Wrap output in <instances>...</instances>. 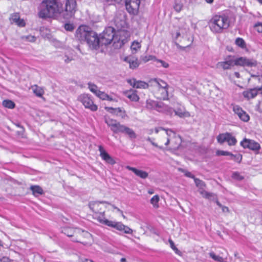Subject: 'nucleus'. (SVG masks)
<instances>
[{
  "label": "nucleus",
  "mask_w": 262,
  "mask_h": 262,
  "mask_svg": "<svg viewBox=\"0 0 262 262\" xmlns=\"http://www.w3.org/2000/svg\"><path fill=\"white\" fill-rule=\"evenodd\" d=\"M115 30L113 28L109 27L106 28L100 35L99 41L100 46H106L114 41L113 46L115 48H120L126 41L125 39L118 38V35L115 36Z\"/></svg>",
  "instance_id": "5"
},
{
  "label": "nucleus",
  "mask_w": 262,
  "mask_h": 262,
  "mask_svg": "<svg viewBox=\"0 0 262 262\" xmlns=\"http://www.w3.org/2000/svg\"><path fill=\"white\" fill-rule=\"evenodd\" d=\"M166 129H164V128L163 127H158V128H156L155 130V132L156 133H158L160 131L162 130V132H165Z\"/></svg>",
  "instance_id": "56"
},
{
  "label": "nucleus",
  "mask_w": 262,
  "mask_h": 262,
  "mask_svg": "<svg viewBox=\"0 0 262 262\" xmlns=\"http://www.w3.org/2000/svg\"><path fill=\"white\" fill-rule=\"evenodd\" d=\"M23 39H25L26 40H28L30 42H35L36 40V37L32 35H28L25 36H23L21 37Z\"/></svg>",
  "instance_id": "46"
},
{
  "label": "nucleus",
  "mask_w": 262,
  "mask_h": 262,
  "mask_svg": "<svg viewBox=\"0 0 262 262\" xmlns=\"http://www.w3.org/2000/svg\"><path fill=\"white\" fill-rule=\"evenodd\" d=\"M228 135V133H226L225 134H220L217 137V140L219 143L220 144H223L224 142H227V138Z\"/></svg>",
  "instance_id": "30"
},
{
  "label": "nucleus",
  "mask_w": 262,
  "mask_h": 262,
  "mask_svg": "<svg viewBox=\"0 0 262 262\" xmlns=\"http://www.w3.org/2000/svg\"><path fill=\"white\" fill-rule=\"evenodd\" d=\"M104 1H106V2H108V3H109V2L112 3V2H119L121 0H104Z\"/></svg>",
  "instance_id": "62"
},
{
  "label": "nucleus",
  "mask_w": 262,
  "mask_h": 262,
  "mask_svg": "<svg viewBox=\"0 0 262 262\" xmlns=\"http://www.w3.org/2000/svg\"><path fill=\"white\" fill-rule=\"evenodd\" d=\"M61 232L69 237H73V242H78L84 245H91L92 242L91 234L87 231L79 228L64 227Z\"/></svg>",
  "instance_id": "3"
},
{
  "label": "nucleus",
  "mask_w": 262,
  "mask_h": 262,
  "mask_svg": "<svg viewBox=\"0 0 262 262\" xmlns=\"http://www.w3.org/2000/svg\"><path fill=\"white\" fill-rule=\"evenodd\" d=\"M168 241H169V243L170 244V247L172 249H173L174 248H176V247L174 245V242L171 239H169L168 240Z\"/></svg>",
  "instance_id": "57"
},
{
  "label": "nucleus",
  "mask_w": 262,
  "mask_h": 262,
  "mask_svg": "<svg viewBox=\"0 0 262 262\" xmlns=\"http://www.w3.org/2000/svg\"><path fill=\"white\" fill-rule=\"evenodd\" d=\"M80 260L81 262H93L92 260H89L88 259H86V258H84V259L80 258Z\"/></svg>",
  "instance_id": "59"
},
{
  "label": "nucleus",
  "mask_w": 262,
  "mask_h": 262,
  "mask_svg": "<svg viewBox=\"0 0 262 262\" xmlns=\"http://www.w3.org/2000/svg\"><path fill=\"white\" fill-rule=\"evenodd\" d=\"M126 168L129 170L133 171L137 176L142 179H146L148 176V173L145 171L139 170L136 168L130 167L129 166H127Z\"/></svg>",
  "instance_id": "22"
},
{
  "label": "nucleus",
  "mask_w": 262,
  "mask_h": 262,
  "mask_svg": "<svg viewBox=\"0 0 262 262\" xmlns=\"http://www.w3.org/2000/svg\"><path fill=\"white\" fill-rule=\"evenodd\" d=\"M168 88H164L158 91V93H160V95L158 96V98L160 99L166 100L168 97ZM158 95V94H157Z\"/></svg>",
  "instance_id": "27"
},
{
  "label": "nucleus",
  "mask_w": 262,
  "mask_h": 262,
  "mask_svg": "<svg viewBox=\"0 0 262 262\" xmlns=\"http://www.w3.org/2000/svg\"><path fill=\"white\" fill-rule=\"evenodd\" d=\"M100 156L108 164L114 165L116 163L115 160L104 149L101 145L99 146Z\"/></svg>",
  "instance_id": "18"
},
{
  "label": "nucleus",
  "mask_w": 262,
  "mask_h": 262,
  "mask_svg": "<svg viewBox=\"0 0 262 262\" xmlns=\"http://www.w3.org/2000/svg\"><path fill=\"white\" fill-rule=\"evenodd\" d=\"M235 64L236 66L253 67L257 66V62L253 59L242 57L235 59Z\"/></svg>",
  "instance_id": "13"
},
{
  "label": "nucleus",
  "mask_w": 262,
  "mask_h": 262,
  "mask_svg": "<svg viewBox=\"0 0 262 262\" xmlns=\"http://www.w3.org/2000/svg\"><path fill=\"white\" fill-rule=\"evenodd\" d=\"M235 43L237 46L242 48H245L246 46L245 41L241 38H237L235 40Z\"/></svg>",
  "instance_id": "42"
},
{
  "label": "nucleus",
  "mask_w": 262,
  "mask_h": 262,
  "mask_svg": "<svg viewBox=\"0 0 262 262\" xmlns=\"http://www.w3.org/2000/svg\"><path fill=\"white\" fill-rule=\"evenodd\" d=\"M233 179L237 180H242L244 179L243 177L241 176L239 173L237 172H234L232 176Z\"/></svg>",
  "instance_id": "48"
},
{
  "label": "nucleus",
  "mask_w": 262,
  "mask_h": 262,
  "mask_svg": "<svg viewBox=\"0 0 262 262\" xmlns=\"http://www.w3.org/2000/svg\"><path fill=\"white\" fill-rule=\"evenodd\" d=\"M234 74L237 78H239L240 76V74L238 72H235Z\"/></svg>",
  "instance_id": "63"
},
{
  "label": "nucleus",
  "mask_w": 262,
  "mask_h": 262,
  "mask_svg": "<svg viewBox=\"0 0 262 262\" xmlns=\"http://www.w3.org/2000/svg\"><path fill=\"white\" fill-rule=\"evenodd\" d=\"M141 48L140 43L138 41H134L130 47L132 50L136 52L139 49Z\"/></svg>",
  "instance_id": "43"
},
{
  "label": "nucleus",
  "mask_w": 262,
  "mask_h": 262,
  "mask_svg": "<svg viewBox=\"0 0 262 262\" xmlns=\"http://www.w3.org/2000/svg\"><path fill=\"white\" fill-rule=\"evenodd\" d=\"M104 122L114 134H122L131 140H135L137 137V134L132 128L121 124L116 120L105 116Z\"/></svg>",
  "instance_id": "4"
},
{
  "label": "nucleus",
  "mask_w": 262,
  "mask_h": 262,
  "mask_svg": "<svg viewBox=\"0 0 262 262\" xmlns=\"http://www.w3.org/2000/svg\"><path fill=\"white\" fill-rule=\"evenodd\" d=\"M241 145L244 148H248L253 150H257L260 148V145L255 141L245 139L243 141L241 142Z\"/></svg>",
  "instance_id": "17"
},
{
  "label": "nucleus",
  "mask_w": 262,
  "mask_h": 262,
  "mask_svg": "<svg viewBox=\"0 0 262 262\" xmlns=\"http://www.w3.org/2000/svg\"><path fill=\"white\" fill-rule=\"evenodd\" d=\"M215 202H216V204H217V205L220 207H221H221H222V206H223V205H222V204H221V203H220L217 200H216V201H215Z\"/></svg>",
  "instance_id": "64"
},
{
  "label": "nucleus",
  "mask_w": 262,
  "mask_h": 262,
  "mask_svg": "<svg viewBox=\"0 0 262 262\" xmlns=\"http://www.w3.org/2000/svg\"><path fill=\"white\" fill-rule=\"evenodd\" d=\"M159 201V196L158 195H154L150 200V203L155 208L159 207L158 202Z\"/></svg>",
  "instance_id": "36"
},
{
  "label": "nucleus",
  "mask_w": 262,
  "mask_h": 262,
  "mask_svg": "<svg viewBox=\"0 0 262 262\" xmlns=\"http://www.w3.org/2000/svg\"><path fill=\"white\" fill-rule=\"evenodd\" d=\"M216 154L217 156H231V153L226 151L223 150H217Z\"/></svg>",
  "instance_id": "47"
},
{
  "label": "nucleus",
  "mask_w": 262,
  "mask_h": 262,
  "mask_svg": "<svg viewBox=\"0 0 262 262\" xmlns=\"http://www.w3.org/2000/svg\"><path fill=\"white\" fill-rule=\"evenodd\" d=\"M98 97L102 100H108L109 101H112L113 99L110 97L107 94L103 92L99 91L97 94L96 95Z\"/></svg>",
  "instance_id": "28"
},
{
  "label": "nucleus",
  "mask_w": 262,
  "mask_h": 262,
  "mask_svg": "<svg viewBox=\"0 0 262 262\" xmlns=\"http://www.w3.org/2000/svg\"><path fill=\"white\" fill-rule=\"evenodd\" d=\"M156 61L158 63H160V66L163 67L165 68H167L169 67V64L166 62H165L163 60H160V59H156Z\"/></svg>",
  "instance_id": "50"
},
{
  "label": "nucleus",
  "mask_w": 262,
  "mask_h": 262,
  "mask_svg": "<svg viewBox=\"0 0 262 262\" xmlns=\"http://www.w3.org/2000/svg\"><path fill=\"white\" fill-rule=\"evenodd\" d=\"M124 61L128 62L129 64V68L131 69H136L139 66V62L137 58L133 57H126Z\"/></svg>",
  "instance_id": "23"
},
{
  "label": "nucleus",
  "mask_w": 262,
  "mask_h": 262,
  "mask_svg": "<svg viewBox=\"0 0 262 262\" xmlns=\"http://www.w3.org/2000/svg\"><path fill=\"white\" fill-rule=\"evenodd\" d=\"M157 79L158 78H154L150 79L146 84L148 85V88L149 86H157Z\"/></svg>",
  "instance_id": "45"
},
{
  "label": "nucleus",
  "mask_w": 262,
  "mask_h": 262,
  "mask_svg": "<svg viewBox=\"0 0 262 262\" xmlns=\"http://www.w3.org/2000/svg\"><path fill=\"white\" fill-rule=\"evenodd\" d=\"M156 104L157 102L155 101L150 99H148L146 100V107L148 109L151 110L155 108Z\"/></svg>",
  "instance_id": "35"
},
{
  "label": "nucleus",
  "mask_w": 262,
  "mask_h": 262,
  "mask_svg": "<svg viewBox=\"0 0 262 262\" xmlns=\"http://www.w3.org/2000/svg\"><path fill=\"white\" fill-rule=\"evenodd\" d=\"M105 109L112 113V114H118L119 113H121L122 112V110L121 109V108L120 107H118V108H113V107H105Z\"/></svg>",
  "instance_id": "37"
},
{
  "label": "nucleus",
  "mask_w": 262,
  "mask_h": 262,
  "mask_svg": "<svg viewBox=\"0 0 262 262\" xmlns=\"http://www.w3.org/2000/svg\"><path fill=\"white\" fill-rule=\"evenodd\" d=\"M88 88L90 89V91L93 93L94 94L96 95L98 93V92L100 91L98 89L97 86L91 82L88 83Z\"/></svg>",
  "instance_id": "33"
},
{
  "label": "nucleus",
  "mask_w": 262,
  "mask_h": 262,
  "mask_svg": "<svg viewBox=\"0 0 262 262\" xmlns=\"http://www.w3.org/2000/svg\"><path fill=\"white\" fill-rule=\"evenodd\" d=\"M30 189L32 190L33 194L35 196L41 195L43 193V189L38 185L31 186Z\"/></svg>",
  "instance_id": "24"
},
{
  "label": "nucleus",
  "mask_w": 262,
  "mask_h": 262,
  "mask_svg": "<svg viewBox=\"0 0 262 262\" xmlns=\"http://www.w3.org/2000/svg\"><path fill=\"white\" fill-rule=\"evenodd\" d=\"M64 28L66 31L72 32L74 29L73 24L70 23H66L64 25Z\"/></svg>",
  "instance_id": "44"
},
{
  "label": "nucleus",
  "mask_w": 262,
  "mask_h": 262,
  "mask_svg": "<svg viewBox=\"0 0 262 262\" xmlns=\"http://www.w3.org/2000/svg\"><path fill=\"white\" fill-rule=\"evenodd\" d=\"M77 10V3L76 0H66L64 10L62 9L61 16L64 19H70L72 18Z\"/></svg>",
  "instance_id": "8"
},
{
  "label": "nucleus",
  "mask_w": 262,
  "mask_h": 262,
  "mask_svg": "<svg viewBox=\"0 0 262 262\" xmlns=\"http://www.w3.org/2000/svg\"><path fill=\"white\" fill-rule=\"evenodd\" d=\"M185 175L186 177L192 178L194 180V179H195V178L194 177V175H193L191 172H190L189 171H185Z\"/></svg>",
  "instance_id": "55"
},
{
  "label": "nucleus",
  "mask_w": 262,
  "mask_h": 262,
  "mask_svg": "<svg viewBox=\"0 0 262 262\" xmlns=\"http://www.w3.org/2000/svg\"><path fill=\"white\" fill-rule=\"evenodd\" d=\"M77 99L84 105L85 108L89 109L93 112H95L97 110L98 106L94 104L93 98L90 95L82 94L78 96Z\"/></svg>",
  "instance_id": "9"
},
{
  "label": "nucleus",
  "mask_w": 262,
  "mask_h": 262,
  "mask_svg": "<svg viewBox=\"0 0 262 262\" xmlns=\"http://www.w3.org/2000/svg\"><path fill=\"white\" fill-rule=\"evenodd\" d=\"M164 105L162 102H157V104L155 106V109H156L158 111H162V108L164 107Z\"/></svg>",
  "instance_id": "49"
},
{
  "label": "nucleus",
  "mask_w": 262,
  "mask_h": 262,
  "mask_svg": "<svg viewBox=\"0 0 262 262\" xmlns=\"http://www.w3.org/2000/svg\"><path fill=\"white\" fill-rule=\"evenodd\" d=\"M85 41H86L90 47L92 49H96L100 46L99 37H98L97 34L92 30L90 32V33Z\"/></svg>",
  "instance_id": "12"
},
{
  "label": "nucleus",
  "mask_w": 262,
  "mask_h": 262,
  "mask_svg": "<svg viewBox=\"0 0 262 262\" xmlns=\"http://www.w3.org/2000/svg\"><path fill=\"white\" fill-rule=\"evenodd\" d=\"M254 27L258 32L262 33V23H258L256 24Z\"/></svg>",
  "instance_id": "52"
},
{
  "label": "nucleus",
  "mask_w": 262,
  "mask_h": 262,
  "mask_svg": "<svg viewBox=\"0 0 262 262\" xmlns=\"http://www.w3.org/2000/svg\"><path fill=\"white\" fill-rule=\"evenodd\" d=\"M182 8V5L180 4H176L174 6V9L177 12H180Z\"/></svg>",
  "instance_id": "53"
},
{
  "label": "nucleus",
  "mask_w": 262,
  "mask_h": 262,
  "mask_svg": "<svg viewBox=\"0 0 262 262\" xmlns=\"http://www.w3.org/2000/svg\"><path fill=\"white\" fill-rule=\"evenodd\" d=\"M32 91L34 94L38 97H41L43 94V89L36 85L32 86Z\"/></svg>",
  "instance_id": "26"
},
{
  "label": "nucleus",
  "mask_w": 262,
  "mask_h": 262,
  "mask_svg": "<svg viewBox=\"0 0 262 262\" xmlns=\"http://www.w3.org/2000/svg\"><path fill=\"white\" fill-rule=\"evenodd\" d=\"M200 193L202 195V196L206 199H210L211 197L214 196V194L212 193L208 192L203 189L202 190H200Z\"/></svg>",
  "instance_id": "39"
},
{
  "label": "nucleus",
  "mask_w": 262,
  "mask_h": 262,
  "mask_svg": "<svg viewBox=\"0 0 262 262\" xmlns=\"http://www.w3.org/2000/svg\"><path fill=\"white\" fill-rule=\"evenodd\" d=\"M170 141H171V147L173 149L179 148L181 144L180 137L177 136L171 129H167L165 132L161 133L158 138L159 143L166 146L169 145Z\"/></svg>",
  "instance_id": "7"
},
{
  "label": "nucleus",
  "mask_w": 262,
  "mask_h": 262,
  "mask_svg": "<svg viewBox=\"0 0 262 262\" xmlns=\"http://www.w3.org/2000/svg\"><path fill=\"white\" fill-rule=\"evenodd\" d=\"M208 26L211 31L215 33L223 32L229 27V20L225 15H214L208 21Z\"/></svg>",
  "instance_id": "6"
},
{
  "label": "nucleus",
  "mask_w": 262,
  "mask_h": 262,
  "mask_svg": "<svg viewBox=\"0 0 262 262\" xmlns=\"http://www.w3.org/2000/svg\"><path fill=\"white\" fill-rule=\"evenodd\" d=\"M62 6L58 0H43L40 4L38 16L42 19L56 18L61 16Z\"/></svg>",
  "instance_id": "2"
},
{
  "label": "nucleus",
  "mask_w": 262,
  "mask_h": 262,
  "mask_svg": "<svg viewBox=\"0 0 262 262\" xmlns=\"http://www.w3.org/2000/svg\"><path fill=\"white\" fill-rule=\"evenodd\" d=\"M91 31V29L87 26L81 25L76 30L75 37L81 41H85Z\"/></svg>",
  "instance_id": "11"
},
{
  "label": "nucleus",
  "mask_w": 262,
  "mask_h": 262,
  "mask_svg": "<svg viewBox=\"0 0 262 262\" xmlns=\"http://www.w3.org/2000/svg\"><path fill=\"white\" fill-rule=\"evenodd\" d=\"M123 94L132 101L137 102L139 100V97L137 94V91L130 89L129 91L123 92Z\"/></svg>",
  "instance_id": "21"
},
{
  "label": "nucleus",
  "mask_w": 262,
  "mask_h": 262,
  "mask_svg": "<svg viewBox=\"0 0 262 262\" xmlns=\"http://www.w3.org/2000/svg\"><path fill=\"white\" fill-rule=\"evenodd\" d=\"M2 104L4 107L10 109L14 108L15 106V103L10 100H4L2 102Z\"/></svg>",
  "instance_id": "29"
},
{
  "label": "nucleus",
  "mask_w": 262,
  "mask_h": 262,
  "mask_svg": "<svg viewBox=\"0 0 262 262\" xmlns=\"http://www.w3.org/2000/svg\"><path fill=\"white\" fill-rule=\"evenodd\" d=\"M16 24L18 25L19 27H24L26 25V23L23 19H20V18L17 23H16Z\"/></svg>",
  "instance_id": "54"
},
{
  "label": "nucleus",
  "mask_w": 262,
  "mask_h": 262,
  "mask_svg": "<svg viewBox=\"0 0 262 262\" xmlns=\"http://www.w3.org/2000/svg\"><path fill=\"white\" fill-rule=\"evenodd\" d=\"M104 203H107L106 202H94L89 204V207L93 212L96 214H102V216H99L97 217L99 222L118 231H123L124 233L132 234L133 230L129 227L123 225L121 222L110 221L104 218L105 211L102 209Z\"/></svg>",
  "instance_id": "1"
},
{
  "label": "nucleus",
  "mask_w": 262,
  "mask_h": 262,
  "mask_svg": "<svg viewBox=\"0 0 262 262\" xmlns=\"http://www.w3.org/2000/svg\"><path fill=\"white\" fill-rule=\"evenodd\" d=\"M231 159L234 161L240 163L242 160V156L241 154L233 155L231 153Z\"/></svg>",
  "instance_id": "41"
},
{
  "label": "nucleus",
  "mask_w": 262,
  "mask_h": 262,
  "mask_svg": "<svg viewBox=\"0 0 262 262\" xmlns=\"http://www.w3.org/2000/svg\"><path fill=\"white\" fill-rule=\"evenodd\" d=\"M175 252L178 255H181V252L178 250V249L176 247L173 249Z\"/></svg>",
  "instance_id": "61"
},
{
  "label": "nucleus",
  "mask_w": 262,
  "mask_h": 262,
  "mask_svg": "<svg viewBox=\"0 0 262 262\" xmlns=\"http://www.w3.org/2000/svg\"><path fill=\"white\" fill-rule=\"evenodd\" d=\"M233 110L235 114H236L238 116L241 120L244 122H247L249 120V116L239 106H234L233 107Z\"/></svg>",
  "instance_id": "19"
},
{
  "label": "nucleus",
  "mask_w": 262,
  "mask_h": 262,
  "mask_svg": "<svg viewBox=\"0 0 262 262\" xmlns=\"http://www.w3.org/2000/svg\"><path fill=\"white\" fill-rule=\"evenodd\" d=\"M140 3V0H126V9L129 13L135 14L138 11Z\"/></svg>",
  "instance_id": "14"
},
{
  "label": "nucleus",
  "mask_w": 262,
  "mask_h": 262,
  "mask_svg": "<svg viewBox=\"0 0 262 262\" xmlns=\"http://www.w3.org/2000/svg\"><path fill=\"white\" fill-rule=\"evenodd\" d=\"M147 141H149L151 143V144L154 145L155 147H158L160 149H162L163 147L162 146H159L157 144L153 142V141L151 140V139L150 137H148L146 139Z\"/></svg>",
  "instance_id": "51"
},
{
  "label": "nucleus",
  "mask_w": 262,
  "mask_h": 262,
  "mask_svg": "<svg viewBox=\"0 0 262 262\" xmlns=\"http://www.w3.org/2000/svg\"><path fill=\"white\" fill-rule=\"evenodd\" d=\"M157 86L159 88L158 91H160L162 89L168 88V87L167 83L160 79H157Z\"/></svg>",
  "instance_id": "31"
},
{
  "label": "nucleus",
  "mask_w": 262,
  "mask_h": 262,
  "mask_svg": "<svg viewBox=\"0 0 262 262\" xmlns=\"http://www.w3.org/2000/svg\"><path fill=\"white\" fill-rule=\"evenodd\" d=\"M175 115L178 116L181 118L189 117L190 116V114L188 112L181 109H178L174 111Z\"/></svg>",
  "instance_id": "25"
},
{
  "label": "nucleus",
  "mask_w": 262,
  "mask_h": 262,
  "mask_svg": "<svg viewBox=\"0 0 262 262\" xmlns=\"http://www.w3.org/2000/svg\"><path fill=\"white\" fill-rule=\"evenodd\" d=\"M228 135L227 138V142L228 145L230 146L234 145L237 142L235 138L232 136L230 133H228Z\"/></svg>",
  "instance_id": "34"
},
{
  "label": "nucleus",
  "mask_w": 262,
  "mask_h": 262,
  "mask_svg": "<svg viewBox=\"0 0 262 262\" xmlns=\"http://www.w3.org/2000/svg\"><path fill=\"white\" fill-rule=\"evenodd\" d=\"M221 208L222 209L223 212H229V209L228 207H227L226 206H222Z\"/></svg>",
  "instance_id": "58"
},
{
  "label": "nucleus",
  "mask_w": 262,
  "mask_h": 262,
  "mask_svg": "<svg viewBox=\"0 0 262 262\" xmlns=\"http://www.w3.org/2000/svg\"><path fill=\"white\" fill-rule=\"evenodd\" d=\"M235 65V59L231 58V57H229L225 61L219 62L216 64V68L226 70L231 69Z\"/></svg>",
  "instance_id": "16"
},
{
  "label": "nucleus",
  "mask_w": 262,
  "mask_h": 262,
  "mask_svg": "<svg viewBox=\"0 0 262 262\" xmlns=\"http://www.w3.org/2000/svg\"><path fill=\"white\" fill-rule=\"evenodd\" d=\"M127 82L133 88L136 89H147L148 85L146 82L143 81H138L136 79L133 78L127 80Z\"/></svg>",
  "instance_id": "20"
},
{
  "label": "nucleus",
  "mask_w": 262,
  "mask_h": 262,
  "mask_svg": "<svg viewBox=\"0 0 262 262\" xmlns=\"http://www.w3.org/2000/svg\"><path fill=\"white\" fill-rule=\"evenodd\" d=\"M114 23L116 27L120 31L118 32L120 36L121 34L124 33V30L127 28L126 21V15L124 12H118L114 18Z\"/></svg>",
  "instance_id": "10"
},
{
  "label": "nucleus",
  "mask_w": 262,
  "mask_h": 262,
  "mask_svg": "<svg viewBox=\"0 0 262 262\" xmlns=\"http://www.w3.org/2000/svg\"><path fill=\"white\" fill-rule=\"evenodd\" d=\"M72 60V59L66 56V59H64V62L67 63H69L70 61Z\"/></svg>",
  "instance_id": "60"
},
{
  "label": "nucleus",
  "mask_w": 262,
  "mask_h": 262,
  "mask_svg": "<svg viewBox=\"0 0 262 262\" xmlns=\"http://www.w3.org/2000/svg\"><path fill=\"white\" fill-rule=\"evenodd\" d=\"M245 98L250 99L255 97L258 94H262V86L250 89L243 93Z\"/></svg>",
  "instance_id": "15"
},
{
  "label": "nucleus",
  "mask_w": 262,
  "mask_h": 262,
  "mask_svg": "<svg viewBox=\"0 0 262 262\" xmlns=\"http://www.w3.org/2000/svg\"><path fill=\"white\" fill-rule=\"evenodd\" d=\"M19 18V14L18 13H15L11 15L10 20L11 21L12 23H14L16 24V23H17Z\"/></svg>",
  "instance_id": "38"
},
{
  "label": "nucleus",
  "mask_w": 262,
  "mask_h": 262,
  "mask_svg": "<svg viewBox=\"0 0 262 262\" xmlns=\"http://www.w3.org/2000/svg\"><path fill=\"white\" fill-rule=\"evenodd\" d=\"M194 181L196 186L200 189V190H202L205 188L206 184L202 180L195 178L194 179Z\"/></svg>",
  "instance_id": "32"
},
{
  "label": "nucleus",
  "mask_w": 262,
  "mask_h": 262,
  "mask_svg": "<svg viewBox=\"0 0 262 262\" xmlns=\"http://www.w3.org/2000/svg\"><path fill=\"white\" fill-rule=\"evenodd\" d=\"M209 255L210 257H211L213 259H214L215 261H219V262H223V258L222 257H221L220 256L216 255L213 252H210L209 253Z\"/></svg>",
  "instance_id": "40"
}]
</instances>
